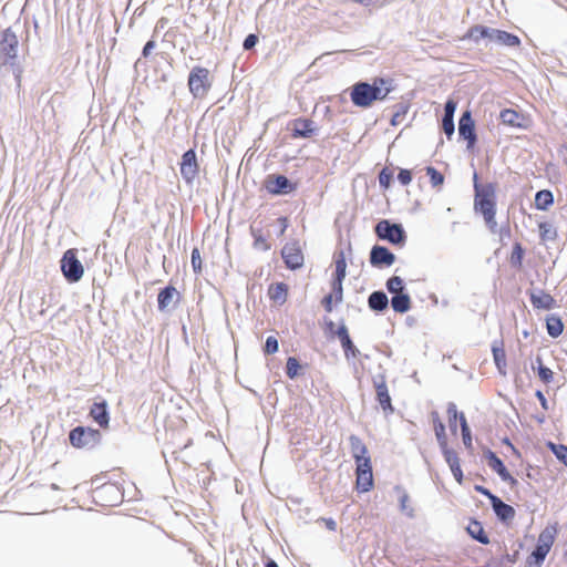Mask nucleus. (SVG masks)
Wrapping results in <instances>:
<instances>
[{
    "label": "nucleus",
    "mask_w": 567,
    "mask_h": 567,
    "mask_svg": "<svg viewBox=\"0 0 567 567\" xmlns=\"http://www.w3.org/2000/svg\"><path fill=\"white\" fill-rule=\"evenodd\" d=\"M386 83L382 78L374 79L372 84L355 83L350 93L351 102L362 109L370 107L375 101H382L388 96L391 89L385 86Z\"/></svg>",
    "instance_id": "f257e3e1"
},
{
    "label": "nucleus",
    "mask_w": 567,
    "mask_h": 567,
    "mask_svg": "<svg viewBox=\"0 0 567 567\" xmlns=\"http://www.w3.org/2000/svg\"><path fill=\"white\" fill-rule=\"evenodd\" d=\"M475 197H474V209L476 213L482 214L487 227L495 231L497 223L496 216V185L488 183L485 185L474 184Z\"/></svg>",
    "instance_id": "f03ea898"
},
{
    "label": "nucleus",
    "mask_w": 567,
    "mask_h": 567,
    "mask_svg": "<svg viewBox=\"0 0 567 567\" xmlns=\"http://www.w3.org/2000/svg\"><path fill=\"white\" fill-rule=\"evenodd\" d=\"M212 87L210 72L203 66H194L188 75V89L195 99H204Z\"/></svg>",
    "instance_id": "7ed1b4c3"
},
{
    "label": "nucleus",
    "mask_w": 567,
    "mask_h": 567,
    "mask_svg": "<svg viewBox=\"0 0 567 567\" xmlns=\"http://www.w3.org/2000/svg\"><path fill=\"white\" fill-rule=\"evenodd\" d=\"M100 431L91 427L76 426L69 434L71 445L76 449L93 447L100 442Z\"/></svg>",
    "instance_id": "20e7f679"
},
{
    "label": "nucleus",
    "mask_w": 567,
    "mask_h": 567,
    "mask_svg": "<svg viewBox=\"0 0 567 567\" xmlns=\"http://www.w3.org/2000/svg\"><path fill=\"white\" fill-rule=\"evenodd\" d=\"M61 270L70 282H78L84 274V268L76 257L75 249H68L61 259Z\"/></svg>",
    "instance_id": "39448f33"
},
{
    "label": "nucleus",
    "mask_w": 567,
    "mask_h": 567,
    "mask_svg": "<svg viewBox=\"0 0 567 567\" xmlns=\"http://www.w3.org/2000/svg\"><path fill=\"white\" fill-rule=\"evenodd\" d=\"M281 257L286 267L290 270H297L303 267L305 255L299 240H290L281 248Z\"/></svg>",
    "instance_id": "423d86ee"
},
{
    "label": "nucleus",
    "mask_w": 567,
    "mask_h": 567,
    "mask_svg": "<svg viewBox=\"0 0 567 567\" xmlns=\"http://www.w3.org/2000/svg\"><path fill=\"white\" fill-rule=\"evenodd\" d=\"M375 234L380 239L388 240L391 244H403L405 233L401 225L391 224L389 220H381L375 226Z\"/></svg>",
    "instance_id": "0eeeda50"
},
{
    "label": "nucleus",
    "mask_w": 567,
    "mask_h": 567,
    "mask_svg": "<svg viewBox=\"0 0 567 567\" xmlns=\"http://www.w3.org/2000/svg\"><path fill=\"white\" fill-rule=\"evenodd\" d=\"M447 415H449L450 426L453 432L456 431V420L457 419L460 420L463 443L467 449L471 450L473 447L472 435H471V430L468 427V424H467L464 413H462V412L458 413L456 410V405L454 403H450L447 406Z\"/></svg>",
    "instance_id": "6e6552de"
},
{
    "label": "nucleus",
    "mask_w": 567,
    "mask_h": 567,
    "mask_svg": "<svg viewBox=\"0 0 567 567\" xmlns=\"http://www.w3.org/2000/svg\"><path fill=\"white\" fill-rule=\"evenodd\" d=\"M336 272L332 280V288L336 293V302H341L343 298L342 282L347 275V261L343 251H340L334 257Z\"/></svg>",
    "instance_id": "1a4fd4ad"
},
{
    "label": "nucleus",
    "mask_w": 567,
    "mask_h": 567,
    "mask_svg": "<svg viewBox=\"0 0 567 567\" xmlns=\"http://www.w3.org/2000/svg\"><path fill=\"white\" fill-rule=\"evenodd\" d=\"M502 123L509 127L527 130L532 125V118L529 115L519 113L514 109H504L499 113Z\"/></svg>",
    "instance_id": "9d476101"
},
{
    "label": "nucleus",
    "mask_w": 567,
    "mask_h": 567,
    "mask_svg": "<svg viewBox=\"0 0 567 567\" xmlns=\"http://www.w3.org/2000/svg\"><path fill=\"white\" fill-rule=\"evenodd\" d=\"M199 165L194 150L186 151L182 156L181 175L188 184L198 176Z\"/></svg>",
    "instance_id": "9b49d317"
},
{
    "label": "nucleus",
    "mask_w": 567,
    "mask_h": 567,
    "mask_svg": "<svg viewBox=\"0 0 567 567\" xmlns=\"http://www.w3.org/2000/svg\"><path fill=\"white\" fill-rule=\"evenodd\" d=\"M18 45V38L11 29H6L0 34V55L6 60L16 59Z\"/></svg>",
    "instance_id": "f8f14e48"
},
{
    "label": "nucleus",
    "mask_w": 567,
    "mask_h": 567,
    "mask_svg": "<svg viewBox=\"0 0 567 567\" xmlns=\"http://www.w3.org/2000/svg\"><path fill=\"white\" fill-rule=\"evenodd\" d=\"M355 486L360 492H369L373 487V474L371 462L355 466Z\"/></svg>",
    "instance_id": "ddd939ff"
},
{
    "label": "nucleus",
    "mask_w": 567,
    "mask_h": 567,
    "mask_svg": "<svg viewBox=\"0 0 567 567\" xmlns=\"http://www.w3.org/2000/svg\"><path fill=\"white\" fill-rule=\"evenodd\" d=\"M458 133L467 141V148H473L476 144L475 123L470 111H465L458 122Z\"/></svg>",
    "instance_id": "4468645a"
},
{
    "label": "nucleus",
    "mask_w": 567,
    "mask_h": 567,
    "mask_svg": "<svg viewBox=\"0 0 567 567\" xmlns=\"http://www.w3.org/2000/svg\"><path fill=\"white\" fill-rule=\"evenodd\" d=\"M265 187L269 194H288L295 189L289 179L284 175H269L265 182Z\"/></svg>",
    "instance_id": "2eb2a0df"
},
{
    "label": "nucleus",
    "mask_w": 567,
    "mask_h": 567,
    "mask_svg": "<svg viewBox=\"0 0 567 567\" xmlns=\"http://www.w3.org/2000/svg\"><path fill=\"white\" fill-rule=\"evenodd\" d=\"M489 32L488 39L492 42L509 48H518L520 45V39L516 34L498 29H491Z\"/></svg>",
    "instance_id": "dca6fc26"
},
{
    "label": "nucleus",
    "mask_w": 567,
    "mask_h": 567,
    "mask_svg": "<svg viewBox=\"0 0 567 567\" xmlns=\"http://www.w3.org/2000/svg\"><path fill=\"white\" fill-rule=\"evenodd\" d=\"M352 456L355 461V465L371 462V457L364 442L357 435L349 437Z\"/></svg>",
    "instance_id": "f3484780"
},
{
    "label": "nucleus",
    "mask_w": 567,
    "mask_h": 567,
    "mask_svg": "<svg viewBox=\"0 0 567 567\" xmlns=\"http://www.w3.org/2000/svg\"><path fill=\"white\" fill-rule=\"evenodd\" d=\"M395 261V256L383 246H374L370 252V262L375 267L391 266Z\"/></svg>",
    "instance_id": "a211bd4d"
},
{
    "label": "nucleus",
    "mask_w": 567,
    "mask_h": 567,
    "mask_svg": "<svg viewBox=\"0 0 567 567\" xmlns=\"http://www.w3.org/2000/svg\"><path fill=\"white\" fill-rule=\"evenodd\" d=\"M316 128L313 121L309 118L299 117L292 121V133L293 138H308L311 137Z\"/></svg>",
    "instance_id": "6ab92c4d"
},
{
    "label": "nucleus",
    "mask_w": 567,
    "mask_h": 567,
    "mask_svg": "<svg viewBox=\"0 0 567 567\" xmlns=\"http://www.w3.org/2000/svg\"><path fill=\"white\" fill-rule=\"evenodd\" d=\"M289 286L285 282H275L268 287V298L275 305L282 306L288 299Z\"/></svg>",
    "instance_id": "aec40b11"
},
{
    "label": "nucleus",
    "mask_w": 567,
    "mask_h": 567,
    "mask_svg": "<svg viewBox=\"0 0 567 567\" xmlns=\"http://www.w3.org/2000/svg\"><path fill=\"white\" fill-rule=\"evenodd\" d=\"M488 465L493 471H495L501 476L503 481L508 482L512 485H515L517 483L516 478H514L507 471L503 461L493 452L488 453Z\"/></svg>",
    "instance_id": "412c9836"
},
{
    "label": "nucleus",
    "mask_w": 567,
    "mask_h": 567,
    "mask_svg": "<svg viewBox=\"0 0 567 567\" xmlns=\"http://www.w3.org/2000/svg\"><path fill=\"white\" fill-rule=\"evenodd\" d=\"M179 292L174 286H167L158 292L157 303L161 311L166 310L172 303L177 302Z\"/></svg>",
    "instance_id": "4be33fe9"
},
{
    "label": "nucleus",
    "mask_w": 567,
    "mask_h": 567,
    "mask_svg": "<svg viewBox=\"0 0 567 567\" xmlns=\"http://www.w3.org/2000/svg\"><path fill=\"white\" fill-rule=\"evenodd\" d=\"M90 416L103 429L109 426L110 416L105 401L95 402L90 409Z\"/></svg>",
    "instance_id": "5701e85b"
},
{
    "label": "nucleus",
    "mask_w": 567,
    "mask_h": 567,
    "mask_svg": "<svg viewBox=\"0 0 567 567\" xmlns=\"http://www.w3.org/2000/svg\"><path fill=\"white\" fill-rule=\"evenodd\" d=\"M530 302L535 309L551 310L556 307L555 298L544 290L532 293Z\"/></svg>",
    "instance_id": "b1692460"
},
{
    "label": "nucleus",
    "mask_w": 567,
    "mask_h": 567,
    "mask_svg": "<svg viewBox=\"0 0 567 567\" xmlns=\"http://www.w3.org/2000/svg\"><path fill=\"white\" fill-rule=\"evenodd\" d=\"M492 507L496 514V516L502 522H511L515 517V509L511 505L504 503L499 497H494L491 502Z\"/></svg>",
    "instance_id": "393cba45"
},
{
    "label": "nucleus",
    "mask_w": 567,
    "mask_h": 567,
    "mask_svg": "<svg viewBox=\"0 0 567 567\" xmlns=\"http://www.w3.org/2000/svg\"><path fill=\"white\" fill-rule=\"evenodd\" d=\"M444 458L446 463L449 464L453 476L457 481L458 484H462L463 482V471L461 468L460 458L455 451L445 449L443 450Z\"/></svg>",
    "instance_id": "a878e982"
},
{
    "label": "nucleus",
    "mask_w": 567,
    "mask_h": 567,
    "mask_svg": "<svg viewBox=\"0 0 567 567\" xmlns=\"http://www.w3.org/2000/svg\"><path fill=\"white\" fill-rule=\"evenodd\" d=\"M337 336L341 342L342 349L347 358H357L358 349L353 346L346 326H340Z\"/></svg>",
    "instance_id": "bb28decb"
},
{
    "label": "nucleus",
    "mask_w": 567,
    "mask_h": 567,
    "mask_svg": "<svg viewBox=\"0 0 567 567\" xmlns=\"http://www.w3.org/2000/svg\"><path fill=\"white\" fill-rule=\"evenodd\" d=\"M377 400L381 405L382 410L386 413L393 412V406L391 404V396L389 393L388 385L384 381L375 384Z\"/></svg>",
    "instance_id": "cd10ccee"
},
{
    "label": "nucleus",
    "mask_w": 567,
    "mask_h": 567,
    "mask_svg": "<svg viewBox=\"0 0 567 567\" xmlns=\"http://www.w3.org/2000/svg\"><path fill=\"white\" fill-rule=\"evenodd\" d=\"M431 416L433 422V429L440 447L442 449V451L449 449L445 425L441 421L440 414L436 411H433L431 413Z\"/></svg>",
    "instance_id": "c85d7f7f"
},
{
    "label": "nucleus",
    "mask_w": 567,
    "mask_h": 567,
    "mask_svg": "<svg viewBox=\"0 0 567 567\" xmlns=\"http://www.w3.org/2000/svg\"><path fill=\"white\" fill-rule=\"evenodd\" d=\"M558 534V527L557 524L548 525L546 526L538 536L537 545L546 547L548 549L551 548V546L555 543L556 536Z\"/></svg>",
    "instance_id": "c756f323"
},
{
    "label": "nucleus",
    "mask_w": 567,
    "mask_h": 567,
    "mask_svg": "<svg viewBox=\"0 0 567 567\" xmlns=\"http://www.w3.org/2000/svg\"><path fill=\"white\" fill-rule=\"evenodd\" d=\"M494 362L502 374L506 373V352L503 341L495 342L492 347Z\"/></svg>",
    "instance_id": "7c9ffc66"
},
{
    "label": "nucleus",
    "mask_w": 567,
    "mask_h": 567,
    "mask_svg": "<svg viewBox=\"0 0 567 567\" xmlns=\"http://www.w3.org/2000/svg\"><path fill=\"white\" fill-rule=\"evenodd\" d=\"M467 533L477 542L483 545L489 543V538L486 535L483 525L478 520H471L466 527Z\"/></svg>",
    "instance_id": "2f4dec72"
},
{
    "label": "nucleus",
    "mask_w": 567,
    "mask_h": 567,
    "mask_svg": "<svg viewBox=\"0 0 567 567\" xmlns=\"http://www.w3.org/2000/svg\"><path fill=\"white\" fill-rule=\"evenodd\" d=\"M368 305L372 310L383 311L388 308L389 299L383 291H374L369 296Z\"/></svg>",
    "instance_id": "473e14b6"
},
{
    "label": "nucleus",
    "mask_w": 567,
    "mask_h": 567,
    "mask_svg": "<svg viewBox=\"0 0 567 567\" xmlns=\"http://www.w3.org/2000/svg\"><path fill=\"white\" fill-rule=\"evenodd\" d=\"M391 306L395 312L404 313L411 308V298L404 292L394 295L391 299Z\"/></svg>",
    "instance_id": "72a5a7b5"
},
{
    "label": "nucleus",
    "mask_w": 567,
    "mask_h": 567,
    "mask_svg": "<svg viewBox=\"0 0 567 567\" xmlns=\"http://www.w3.org/2000/svg\"><path fill=\"white\" fill-rule=\"evenodd\" d=\"M489 28L481 24H476L471 27L464 35V39L473 40L474 42H478L481 39L487 38L489 35Z\"/></svg>",
    "instance_id": "f704fd0d"
},
{
    "label": "nucleus",
    "mask_w": 567,
    "mask_h": 567,
    "mask_svg": "<svg viewBox=\"0 0 567 567\" xmlns=\"http://www.w3.org/2000/svg\"><path fill=\"white\" fill-rule=\"evenodd\" d=\"M546 328H547L548 334L553 338L559 337L564 331L563 321L557 316H550L547 318Z\"/></svg>",
    "instance_id": "c9c22d12"
},
{
    "label": "nucleus",
    "mask_w": 567,
    "mask_h": 567,
    "mask_svg": "<svg viewBox=\"0 0 567 567\" xmlns=\"http://www.w3.org/2000/svg\"><path fill=\"white\" fill-rule=\"evenodd\" d=\"M553 202L554 197L551 192L544 189L536 193L535 205L538 209H547V207L550 206Z\"/></svg>",
    "instance_id": "e433bc0d"
},
{
    "label": "nucleus",
    "mask_w": 567,
    "mask_h": 567,
    "mask_svg": "<svg viewBox=\"0 0 567 567\" xmlns=\"http://www.w3.org/2000/svg\"><path fill=\"white\" fill-rule=\"evenodd\" d=\"M536 363H537V373H538V378L540 379V381L545 384L553 382L554 372L549 368H547L543 364V360L540 357L536 358Z\"/></svg>",
    "instance_id": "4c0bfd02"
},
{
    "label": "nucleus",
    "mask_w": 567,
    "mask_h": 567,
    "mask_svg": "<svg viewBox=\"0 0 567 567\" xmlns=\"http://www.w3.org/2000/svg\"><path fill=\"white\" fill-rule=\"evenodd\" d=\"M547 446L555 456L567 466V446L564 444H555L553 442H549Z\"/></svg>",
    "instance_id": "58836bf2"
},
{
    "label": "nucleus",
    "mask_w": 567,
    "mask_h": 567,
    "mask_svg": "<svg viewBox=\"0 0 567 567\" xmlns=\"http://www.w3.org/2000/svg\"><path fill=\"white\" fill-rule=\"evenodd\" d=\"M386 289L393 295L402 293L404 290V282L402 278L393 276L386 281Z\"/></svg>",
    "instance_id": "ea45409f"
},
{
    "label": "nucleus",
    "mask_w": 567,
    "mask_h": 567,
    "mask_svg": "<svg viewBox=\"0 0 567 567\" xmlns=\"http://www.w3.org/2000/svg\"><path fill=\"white\" fill-rule=\"evenodd\" d=\"M301 365L295 357H289L286 363V373L290 379H295L299 375Z\"/></svg>",
    "instance_id": "a19ab883"
},
{
    "label": "nucleus",
    "mask_w": 567,
    "mask_h": 567,
    "mask_svg": "<svg viewBox=\"0 0 567 567\" xmlns=\"http://www.w3.org/2000/svg\"><path fill=\"white\" fill-rule=\"evenodd\" d=\"M523 257H524V249H523L522 245L519 243H515L513 246L511 258H509L511 264L514 267L520 268L522 262H523Z\"/></svg>",
    "instance_id": "79ce46f5"
},
{
    "label": "nucleus",
    "mask_w": 567,
    "mask_h": 567,
    "mask_svg": "<svg viewBox=\"0 0 567 567\" xmlns=\"http://www.w3.org/2000/svg\"><path fill=\"white\" fill-rule=\"evenodd\" d=\"M426 174L430 177V182H431L433 187H440V186L443 185L444 176L436 168H434L433 166H427L426 167Z\"/></svg>",
    "instance_id": "37998d69"
},
{
    "label": "nucleus",
    "mask_w": 567,
    "mask_h": 567,
    "mask_svg": "<svg viewBox=\"0 0 567 567\" xmlns=\"http://www.w3.org/2000/svg\"><path fill=\"white\" fill-rule=\"evenodd\" d=\"M190 262H192L194 272L200 274L203 270V261H202L200 251L198 248H194L192 250Z\"/></svg>",
    "instance_id": "c03bdc74"
},
{
    "label": "nucleus",
    "mask_w": 567,
    "mask_h": 567,
    "mask_svg": "<svg viewBox=\"0 0 567 567\" xmlns=\"http://www.w3.org/2000/svg\"><path fill=\"white\" fill-rule=\"evenodd\" d=\"M392 178H393L392 172L386 167L383 168L379 174L380 186L383 187L384 189H388L391 185Z\"/></svg>",
    "instance_id": "a18cd8bd"
},
{
    "label": "nucleus",
    "mask_w": 567,
    "mask_h": 567,
    "mask_svg": "<svg viewBox=\"0 0 567 567\" xmlns=\"http://www.w3.org/2000/svg\"><path fill=\"white\" fill-rule=\"evenodd\" d=\"M278 348H279V343H278V340L276 337L274 336H269L267 339H266V343H265V347H264V352L266 354H274L278 351Z\"/></svg>",
    "instance_id": "49530a36"
},
{
    "label": "nucleus",
    "mask_w": 567,
    "mask_h": 567,
    "mask_svg": "<svg viewBox=\"0 0 567 567\" xmlns=\"http://www.w3.org/2000/svg\"><path fill=\"white\" fill-rule=\"evenodd\" d=\"M252 236H254V246L256 248H259L262 250L270 249V244L266 240V238L262 237V235L259 231L258 233L252 231Z\"/></svg>",
    "instance_id": "de8ad7c7"
},
{
    "label": "nucleus",
    "mask_w": 567,
    "mask_h": 567,
    "mask_svg": "<svg viewBox=\"0 0 567 567\" xmlns=\"http://www.w3.org/2000/svg\"><path fill=\"white\" fill-rule=\"evenodd\" d=\"M321 303L327 312H331L333 309V306L339 303V302H336V293H334L333 289H332L331 293L323 297Z\"/></svg>",
    "instance_id": "09e8293b"
},
{
    "label": "nucleus",
    "mask_w": 567,
    "mask_h": 567,
    "mask_svg": "<svg viewBox=\"0 0 567 567\" xmlns=\"http://www.w3.org/2000/svg\"><path fill=\"white\" fill-rule=\"evenodd\" d=\"M550 549L536 545V548L530 554L536 560L544 561Z\"/></svg>",
    "instance_id": "8fccbe9b"
},
{
    "label": "nucleus",
    "mask_w": 567,
    "mask_h": 567,
    "mask_svg": "<svg viewBox=\"0 0 567 567\" xmlns=\"http://www.w3.org/2000/svg\"><path fill=\"white\" fill-rule=\"evenodd\" d=\"M442 128L447 137H451L454 134V120L449 117H443L442 120Z\"/></svg>",
    "instance_id": "3c124183"
},
{
    "label": "nucleus",
    "mask_w": 567,
    "mask_h": 567,
    "mask_svg": "<svg viewBox=\"0 0 567 567\" xmlns=\"http://www.w3.org/2000/svg\"><path fill=\"white\" fill-rule=\"evenodd\" d=\"M398 181L402 184V185H409L412 181V173L411 171L409 169H400L399 174H398Z\"/></svg>",
    "instance_id": "603ef678"
},
{
    "label": "nucleus",
    "mask_w": 567,
    "mask_h": 567,
    "mask_svg": "<svg viewBox=\"0 0 567 567\" xmlns=\"http://www.w3.org/2000/svg\"><path fill=\"white\" fill-rule=\"evenodd\" d=\"M399 502L401 509L406 512L409 515H412V508L409 505L410 497L405 492H402Z\"/></svg>",
    "instance_id": "864d4df0"
},
{
    "label": "nucleus",
    "mask_w": 567,
    "mask_h": 567,
    "mask_svg": "<svg viewBox=\"0 0 567 567\" xmlns=\"http://www.w3.org/2000/svg\"><path fill=\"white\" fill-rule=\"evenodd\" d=\"M455 110H456V102L453 101V100H449L445 103L444 116L443 117L453 118Z\"/></svg>",
    "instance_id": "5fc2aeb1"
},
{
    "label": "nucleus",
    "mask_w": 567,
    "mask_h": 567,
    "mask_svg": "<svg viewBox=\"0 0 567 567\" xmlns=\"http://www.w3.org/2000/svg\"><path fill=\"white\" fill-rule=\"evenodd\" d=\"M157 47V43L155 40H150L146 42L142 50V56L147 59L152 54L153 50Z\"/></svg>",
    "instance_id": "6e6d98bb"
},
{
    "label": "nucleus",
    "mask_w": 567,
    "mask_h": 567,
    "mask_svg": "<svg viewBox=\"0 0 567 567\" xmlns=\"http://www.w3.org/2000/svg\"><path fill=\"white\" fill-rule=\"evenodd\" d=\"M257 42H258L257 35L249 34L246 37L243 47L245 50H250L256 45Z\"/></svg>",
    "instance_id": "4d7b16f0"
},
{
    "label": "nucleus",
    "mask_w": 567,
    "mask_h": 567,
    "mask_svg": "<svg viewBox=\"0 0 567 567\" xmlns=\"http://www.w3.org/2000/svg\"><path fill=\"white\" fill-rule=\"evenodd\" d=\"M475 491L478 492L480 494L486 496L491 502L493 501L494 497H496V495L492 494L487 488H485L484 486H481V485H476L475 487Z\"/></svg>",
    "instance_id": "13d9d810"
},
{
    "label": "nucleus",
    "mask_w": 567,
    "mask_h": 567,
    "mask_svg": "<svg viewBox=\"0 0 567 567\" xmlns=\"http://www.w3.org/2000/svg\"><path fill=\"white\" fill-rule=\"evenodd\" d=\"M536 398L538 399L542 408L544 410H548V401L547 399L545 398L544 393L542 391H537L536 392Z\"/></svg>",
    "instance_id": "bf43d9fd"
},
{
    "label": "nucleus",
    "mask_w": 567,
    "mask_h": 567,
    "mask_svg": "<svg viewBox=\"0 0 567 567\" xmlns=\"http://www.w3.org/2000/svg\"><path fill=\"white\" fill-rule=\"evenodd\" d=\"M543 561L536 560L532 555L528 556L526 567H540Z\"/></svg>",
    "instance_id": "052dcab7"
},
{
    "label": "nucleus",
    "mask_w": 567,
    "mask_h": 567,
    "mask_svg": "<svg viewBox=\"0 0 567 567\" xmlns=\"http://www.w3.org/2000/svg\"><path fill=\"white\" fill-rule=\"evenodd\" d=\"M279 221H280V227H281L280 235H284V233L286 231V229L288 227V218L287 217H280Z\"/></svg>",
    "instance_id": "680f3d73"
},
{
    "label": "nucleus",
    "mask_w": 567,
    "mask_h": 567,
    "mask_svg": "<svg viewBox=\"0 0 567 567\" xmlns=\"http://www.w3.org/2000/svg\"><path fill=\"white\" fill-rule=\"evenodd\" d=\"M330 530H336L337 524L332 518L323 519Z\"/></svg>",
    "instance_id": "e2e57ef3"
},
{
    "label": "nucleus",
    "mask_w": 567,
    "mask_h": 567,
    "mask_svg": "<svg viewBox=\"0 0 567 567\" xmlns=\"http://www.w3.org/2000/svg\"><path fill=\"white\" fill-rule=\"evenodd\" d=\"M112 489H115V487L113 485H107V486L101 487L97 491V493H99V495H101V494L106 493V492L112 491Z\"/></svg>",
    "instance_id": "0e129e2a"
},
{
    "label": "nucleus",
    "mask_w": 567,
    "mask_h": 567,
    "mask_svg": "<svg viewBox=\"0 0 567 567\" xmlns=\"http://www.w3.org/2000/svg\"><path fill=\"white\" fill-rule=\"evenodd\" d=\"M547 226H548V225H547L546 223H542V224H539V230H540V233H542V236H543V237H544V236H545V234L547 233Z\"/></svg>",
    "instance_id": "69168bd1"
},
{
    "label": "nucleus",
    "mask_w": 567,
    "mask_h": 567,
    "mask_svg": "<svg viewBox=\"0 0 567 567\" xmlns=\"http://www.w3.org/2000/svg\"><path fill=\"white\" fill-rule=\"evenodd\" d=\"M399 116H400V114H399V113H396V114H394V115H393V117H392V120H391L392 125H396V124H398V117H399Z\"/></svg>",
    "instance_id": "338daca9"
},
{
    "label": "nucleus",
    "mask_w": 567,
    "mask_h": 567,
    "mask_svg": "<svg viewBox=\"0 0 567 567\" xmlns=\"http://www.w3.org/2000/svg\"><path fill=\"white\" fill-rule=\"evenodd\" d=\"M266 567H278L277 563L274 561V560H269L267 564H266Z\"/></svg>",
    "instance_id": "774afa93"
}]
</instances>
